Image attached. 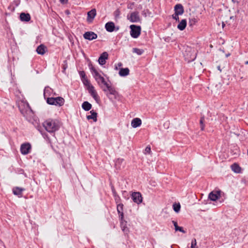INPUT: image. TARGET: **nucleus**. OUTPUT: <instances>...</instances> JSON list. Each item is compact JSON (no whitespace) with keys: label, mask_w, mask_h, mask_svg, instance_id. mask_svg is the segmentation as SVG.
<instances>
[{"label":"nucleus","mask_w":248,"mask_h":248,"mask_svg":"<svg viewBox=\"0 0 248 248\" xmlns=\"http://www.w3.org/2000/svg\"><path fill=\"white\" fill-rule=\"evenodd\" d=\"M88 61L89 62L88 66L91 72L93 75V78L97 82L98 84L100 86V81H101V83L105 85L107 88V89H102V90L104 92H106L107 91H108V92L106 93L107 97L110 99L109 95L111 94L114 95L115 99H116L117 96L119 95V93L116 90L115 87L111 86L106 81L104 78L98 72L95 68L93 65L92 62L90 59H88Z\"/></svg>","instance_id":"obj_1"},{"label":"nucleus","mask_w":248,"mask_h":248,"mask_svg":"<svg viewBox=\"0 0 248 248\" xmlns=\"http://www.w3.org/2000/svg\"><path fill=\"white\" fill-rule=\"evenodd\" d=\"M60 121L57 119H48L43 123V125L46 130L50 133H54L60 128Z\"/></svg>","instance_id":"obj_2"},{"label":"nucleus","mask_w":248,"mask_h":248,"mask_svg":"<svg viewBox=\"0 0 248 248\" xmlns=\"http://www.w3.org/2000/svg\"><path fill=\"white\" fill-rule=\"evenodd\" d=\"M47 104L50 105H55L56 106L62 107L65 102L63 98L61 96H58L56 97H47L46 99Z\"/></svg>","instance_id":"obj_3"},{"label":"nucleus","mask_w":248,"mask_h":248,"mask_svg":"<svg viewBox=\"0 0 248 248\" xmlns=\"http://www.w3.org/2000/svg\"><path fill=\"white\" fill-rule=\"evenodd\" d=\"M129 28L130 29V34L133 38L136 39L140 36L141 31L140 26L132 24L130 25Z\"/></svg>","instance_id":"obj_4"},{"label":"nucleus","mask_w":248,"mask_h":248,"mask_svg":"<svg viewBox=\"0 0 248 248\" xmlns=\"http://www.w3.org/2000/svg\"><path fill=\"white\" fill-rule=\"evenodd\" d=\"M184 55L185 60L188 62L194 61L196 58V53L195 52L194 50L192 51L191 48H188V49L185 51Z\"/></svg>","instance_id":"obj_5"},{"label":"nucleus","mask_w":248,"mask_h":248,"mask_svg":"<svg viewBox=\"0 0 248 248\" xmlns=\"http://www.w3.org/2000/svg\"><path fill=\"white\" fill-rule=\"evenodd\" d=\"M127 18L132 23L141 22V19L139 16V13L138 11L132 12L130 16L128 15Z\"/></svg>","instance_id":"obj_6"},{"label":"nucleus","mask_w":248,"mask_h":248,"mask_svg":"<svg viewBox=\"0 0 248 248\" xmlns=\"http://www.w3.org/2000/svg\"><path fill=\"white\" fill-rule=\"evenodd\" d=\"M131 197L133 202L138 204H140L143 201V197L140 192H132Z\"/></svg>","instance_id":"obj_7"},{"label":"nucleus","mask_w":248,"mask_h":248,"mask_svg":"<svg viewBox=\"0 0 248 248\" xmlns=\"http://www.w3.org/2000/svg\"><path fill=\"white\" fill-rule=\"evenodd\" d=\"M86 89L88 91L89 93L95 100L96 103H99L100 101V97L98 96L96 91L94 89V87L93 85H91L90 86L88 87Z\"/></svg>","instance_id":"obj_8"},{"label":"nucleus","mask_w":248,"mask_h":248,"mask_svg":"<svg viewBox=\"0 0 248 248\" xmlns=\"http://www.w3.org/2000/svg\"><path fill=\"white\" fill-rule=\"evenodd\" d=\"M31 145L29 142H25L21 145L20 152L23 155H26L31 152Z\"/></svg>","instance_id":"obj_9"},{"label":"nucleus","mask_w":248,"mask_h":248,"mask_svg":"<svg viewBox=\"0 0 248 248\" xmlns=\"http://www.w3.org/2000/svg\"><path fill=\"white\" fill-rule=\"evenodd\" d=\"M18 108L20 113L24 117H27L29 113H33V111L29 104H27L26 106L25 105L19 106Z\"/></svg>","instance_id":"obj_10"},{"label":"nucleus","mask_w":248,"mask_h":248,"mask_svg":"<svg viewBox=\"0 0 248 248\" xmlns=\"http://www.w3.org/2000/svg\"><path fill=\"white\" fill-rule=\"evenodd\" d=\"M221 191L220 190H213L209 193L208 199L211 201H216L221 197Z\"/></svg>","instance_id":"obj_11"},{"label":"nucleus","mask_w":248,"mask_h":248,"mask_svg":"<svg viewBox=\"0 0 248 248\" xmlns=\"http://www.w3.org/2000/svg\"><path fill=\"white\" fill-rule=\"evenodd\" d=\"M83 36L85 40L89 41H92L97 38V34L92 31L85 32L83 34Z\"/></svg>","instance_id":"obj_12"},{"label":"nucleus","mask_w":248,"mask_h":248,"mask_svg":"<svg viewBox=\"0 0 248 248\" xmlns=\"http://www.w3.org/2000/svg\"><path fill=\"white\" fill-rule=\"evenodd\" d=\"M108 58V54L107 52H104L99 57L98 62L100 65H103L106 62V60Z\"/></svg>","instance_id":"obj_13"},{"label":"nucleus","mask_w":248,"mask_h":248,"mask_svg":"<svg viewBox=\"0 0 248 248\" xmlns=\"http://www.w3.org/2000/svg\"><path fill=\"white\" fill-rule=\"evenodd\" d=\"M96 15V10L93 8L88 12L87 20L89 23L92 22Z\"/></svg>","instance_id":"obj_14"},{"label":"nucleus","mask_w":248,"mask_h":248,"mask_svg":"<svg viewBox=\"0 0 248 248\" xmlns=\"http://www.w3.org/2000/svg\"><path fill=\"white\" fill-rule=\"evenodd\" d=\"M125 166L124 160L123 158H118L115 161V167L116 170H120Z\"/></svg>","instance_id":"obj_15"},{"label":"nucleus","mask_w":248,"mask_h":248,"mask_svg":"<svg viewBox=\"0 0 248 248\" xmlns=\"http://www.w3.org/2000/svg\"><path fill=\"white\" fill-rule=\"evenodd\" d=\"M19 19L22 22H28L31 19V16L29 13L22 12L19 16Z\"/></svg>","instance_id":"obj_16"},{"label":"nucleus","mask_w":248,"mask_h":248,"mask_svg":"<svg viewBox=\"0 0 248 248\" xmlns=\"http://www.w3.org/2000/svg\"><path fill=\"white\" fill-rule=\"evenodd\" d=\"M25 189L19 187H14L13 189V193L15 195L17 196L19 198H21L23 196L22 192L25 191Z\"/></svg>","instance_id":"obj_17"},{"label":"nucleus","mask_w":248,"mask_h":248,"mask_svg":"<svg viewBox=\"0 0 248 248\" xmlns=\"http://www.w3.org/2000/svg\"><path fill=\"white\" fill-rule=\"evenodd\" d=\"M51 94H53V95H57L55 92H53V89L49 86L46 87L44 90V98L46 99L47 98L46 97V96H50Z\"/></svg>","instance_id":"obj_18"},{"label":"nucleus","mask_w":248,"mask_h":248,"mask_svg":"<svg viewBox=\"0 0 248 248\" xmlns=\"http://www.w3.org/2000/svg\"><path fill=\"white\" fill-rule=\"evenodd\" d=\"M105 28L106 31L109 32L115 31V24L112 21H109L106 23Z\"/></svg>","instance_id":"obj_19"},{"label":"nucleus","mask_w":248,"mask_h":248,"mask_svg":"<svg viewBox=\"0 0 248 248\" xmlns=\"http://www.w3.org/2000/svg\"><path fill=\"white\" fill-rule=\"evenodd\" d=\"M174 11L177 14L182 15L184 13V8L182 4L178 3L174 6Z\"/></svg>","instance_id":"obj_20"},{"label":"nucleus","mask_w":248,"mask_h":248,"mask_svg":"<svg viewBox=\"0 0 248 248\" xmlns=\"http://www.w3.org/2000/svg\"><path fill=\"white\" fill-rule=\"evenodd\" d=\"M36 51L38 54L43 55L47 51V47L44 44H41L37 47Z\"/></svg>","instance_id":"obj_21"},{"label":"nucleus","mask_w":248,"mask_h":248,"mask_svg":"<svg viewBox=\"0 0 248 248\" xmlns=\"http://www.w3.org/2000/svg\"><path fill=\"white\" fill-rule=\"evenodd\" d=\"M90 112L91 115H87L86 116L87 120L92 119L93 122H96L97 121V113L93 109L91 110Z\"/></svg>","instance_id":"obj_22"},{"label":"nucleus","mask_w":248,"mask_h":248,"mask_svg":"<svg viewBox=\"0 0 248 248\" xmlns=\"http://www.w3.org/2000/svg\"><path fill=\"white\" fill-rule=\"evenodd\" d=\"M142 121L140 118H134L131 121V126L133 128H137L141 125Z\"/></svg>","instance_id":"obj_23"},{"label":"nucleus","mask_w":248,"mask_h":248,"mask_svg":"<svg viewBox=\"0 0 248 248\" xmlns=\"http://www.w3.org/2000/svg\"><path fill=\"white\" fill-rule=\"evenodd\" d=\"M130 70L128 68H120L119 75L120 77H124L129 74Z\"/></svg>","instance_id":"obj_24"},{"label":"nucleus","mask_w":248,"mask_h":248,"mask_svg":"<svg viewBox=\"0 0 248 248\" xmlns=\"http://www.w3.org/2000/svg\"><path fill=\"white\" fill-rule=\"evenodd\" d=\"M117 211L119 216V218H122L124 216V204L123 203H119L117 205Z\"/></svg>","instance_id":"obj_25"},{"label":"nucleus","mask_w":248,"mask_h":248,"mask_svg":"<svg viewBox=\"0 0 248 248\" xmlns=\"http://www.w3.org/2000/svg\"><path fill=\"white\" fill-rule=\"evenodd\" d=\"M187 25V21L186 19H183L180 21H179V24L177 25V28L180 31H184Z\"/></svg>","instance_id":"obj_26"},{"label":"nucleus","mask_w":248,"mask_h":248,"mask_svg":"<svg viewBox=\"0 0 248 248\" xmlns=\"http://www.w3.org/2000/svg\"><path fill=\"white\" fill-rule=\"evenodd\" d=\"M81 107L83 109H84L85 111H87L90 110L92 108V105L91 103H90L88 101H84Z\"/></svg>","instance_id":"obj_27"},{"label":"nucleus","mask_w":248,"mask_h":248,"mask_svg":"<svg viewBox=\"0 0 248 248\" xmlns=\"http://www.w3.org/2000/svg\"><path fill=\"white\" fill-rule=\"evenodd\" d=\"M231 168L232 170L235 173H239L241 172V168L236 163H234L231 165Z\"/></svg>","instance_id":"obj_28"},{"label":"nucleus","mask_w":248,"mask_h":248,"mask_svg":"<svg viewBox=\"0 0 248 248\" xmlns=\"http://www.w3.org/2000/svg\"><path fill=\"white\" fill-rule=\"evenodd\" d=\"M205 117L204 116H202L200 120V126L201 131H204L205 129Z\"/></svg>","instance_id":"obj_29"},{"label":"nucleus","mask_w":248,"mask_h":248,"mask_svg":"<svg viewBox=\"0 0 248 248\" xmlns=\"http://www.w3.org/2000/svg\"><path fill=\"white\" fill-rule=\"evenodd\" d=\"M172 208L176 213H178L180 211L181 205L179 203L175 202L172 205Z\"/></svg>","instance_id":"obj_30"},{"label":"nucleus","mask_w":248,"mask_h":248,"mask_svg":"<svg viewBox=\"0 0 248 248\" xmlns=\"http://www.w3.org/2000/svg\"><path fill=\"white\" fill-rule=\"evenodd\" d=\"M132 52L137 54L138 55H141L144 53V50L136 47L133 48Z\"/></svg>","instance_id":"obj_31"},{"label":"nucleus","mask_w":248,"mask_h":248,"mask_svg":"<svg viewBox=\"0 0 248 248\" xmlns=\"http://www.w3.org/2000/svg\"><path fill=\"white\" fill-rule=\"evenodd\" d=\"M120 222V226L121 228L127 227V222L124 218V216L122 218H119Z\"/></svg>","instance_id":"obj_32"},{"label":"nucleus","mask_w":248,"mask_h":248,"mask_svg":"<svg viewBox=\"0 0 248 248\" xmlns=\"http://www.w3.org/2000/svg\"><path fill=\"white\" fill-rule=\"evenodd\" d=\"M198 22V20L195 18H192L189 19L188 24L189 27H192Z\"/></svg>","instance_id":"obj_33"},{"label":"nucleus","mask_w":248,"mask_h":248,"mask_svg":"<svg viewBox=\"0 0 248 248\" xmlns=\"http://www.w3.org/2000/svg\"><path fill=\"white\" fill-rule=\"evenodd\" d=\"M84 86H85L86 88H88V87H89L92 85L90 83V81L88 79V78H86L84 79L81 80Z\"/></svg>","instance_id":"obj_34"},{"label":"nucleus","mask_w":248,"mask_h":248,"mask_svg":"<svg viewBox=\"0 0 248 248\" xmlns=\"http://www.w3.org/2000/svg\"><path fill=\"white\" fill-rule=\"evenodd\" d=\"M122 196L123 198L126 200H128L129 199V193L126 190H123L122 191Z\"/></svg>","instance_id":"obj_35"},{"label":"nucleus","mask_w":248,"mask_h":248,"mask_svg":"<svg viewBox=\"0 0 248 248\" xmlns=\"http://www.w3.org/2000/svg\"><path fill=\"white\" fill-rule=\"evenodd\" d=\"M78 74L79 75L81 80L87 78L84 71H79Z\"/></svg>","instance_id":"obj_36"},{"label":"nucleus","mask_w":248,"mask_h":248,"mask_svg":"<svg viewBox=\"0 0 248 248\" xmlns=\"http://www.w3.org/2000/svg\"><path fill=\"white\" fill-rule=\"evenodd\" d=\"M190 248H198L197 246L196 239L195 238L192 239Z\"/></svg>","instance_id":"obj_37"},{"label":"nucleus","mask_w":248,"mask_h":248,"mask_svg":"<svg viewBox=\"0 0 248 248\" xmlns=\"http://www.w3.org/2000/svg\"><path fill=\"white\" fill-rule=\"evenodd\" d=\"M141 14L143 16L146 17L147 16H150L151 14V12L149 11V10L147 9L142 11Z\"/></svg>","instance_id":"obj_38"},{"label":"nucleus","mask_w":248,"mask_h":248,"mask_svg":"<svg viewBox=\"0 0 248 248\" xmlns=\"http://www.w3.org/2000/svg\"><path fill=\"white\" fill-rule=\"evenodd\" d=\"M68 65H67V61L66 60H64L63 62L62 66V68L63 69L62 72L65 73V70L67 68Z\"/></svg>","instance_id":"obj_39"},{"label":"nucleus","mask_w":248,"mask_h":248,"mask_svg":"<svg viewBox=\"0 0 248 248\" xmlns=\"http://www.w3.org/2000/svg\"><path fill=\"white\" fill-rule=\"evenodd\" d=\"M175 231L176 232L179 231L182 233H186V231H185L182 227L177 226L176 227V228H175Z\"/></svg>","instance_id":"obj_40"},{"label":"nucleus","mask_w":248,"mask_h":248,"mask_svg":"<svg viewBox=\"0 0 248 248\" xmlns=\"http://www.w3.org/2000/svg\"><path fill=\"white\" fill-rule=\"evenodd\" d=\"M179 15L174 12V14L172 15V17L173 19L175 20L176 21L179 22Z\"/></svg>","instance_id":"obj_41"},{"label":"nucleus","mask_w":248,"mask_h":248,"mask_svg":"<svg viewBox=\"0 0 248 248\" xmlns=\"http://www.w3.org/2000/svg\"><path fill=\"white\" fill-rule=\"evenodd\" d=\"M144 151H145L144 153H145V154H150V153L151 152V147H150V145L147 146L145 148V150H144Z\"/></svg>","instance_id":"obj_42"},{"label":"nucleus","mask_w":248,"mask_h":248,"mask_svg":"<svg viewBox=\"0 0 248 248\" xmlns=\"http://www.w3.org/2000/svg\"><path fill=\"white\" fill-rule=\"evenodd\" d=\"M122 230L125 235L127 234L129 232V228L127 227H124L122 228Z\"/></svg>","instance_id":"obj_43"},{"label":"nucleus","mask_w":248,"mask_h":248,"mask_svg":"<svg viewBox=\"0 0 248 248\" xmlns=\"http://www.w3.org/2000/svg\"><path fill=\"white\" fill-rule=\"evenodd\" d=\"M115 202L117 205L119 203H121L120 202L121 201V199L119 196L116 197L114 198Z\"/></svg>","instance_id":"obj_44"},{"label":"nucleus","mask_w":248,"mask_h":248,"mask_svg":"<svg viewBox=\"0 0 248 248\" xmlns=\"http://www.w3.org/2000/svg\"><path fill=\"white\" fill-rule=\"evenodd\" d=\"M14 2L16 5V6H18L20 3V0H15Z\"/></svg>","instance_id":"obj_45"},{"label":"nucleus","mask_w":248,"mask_h":248,"mask_svg":"<svg viewBox=\"0 0 248 248\" xmlns=\"http://www.w3.org/2000/svg\"><path fill=\"white\" fill-rule=\"evenodd\" d=\"M59 1L62 4H66L68 2V0H59Z\"/></svg>","instance_id":"obj_46"},{"label":"nucleus","mask_w":248,"mask_h":248,"mask_svg":"<svg viewBox=\"0 0 248 248\" xmlns=\"http://www.w3.org/2000/svg\"><path fill=\"white\" fill-rule=\"evenodd\" d=\"M41 133H42V136H43V137L45 139H47L49 140V137H48V135L47 134V133H46V132Z\"/></svg>","instance_id":"obj_47"},{"label":"nucleus","mask_w":248,"mask_h":248,"mask_svg":"<svg viewBox=\"0 0 248 248\" xmlns=\"http://www.w3.org/2000/svg\"><path fill=\"white\" fill-rule=\"evenodd\" d=\"M171 39L170 37L167 36L166 37H164V40L166 42H169Z\"/></svg>","instance_id":"obj_48"},{"label":"nucleus","mask_w":248,"mask_h":248,"mask_svg":"<svg viewBox=\"0 0 248 248\" xmlns=\"http://www.w3.org/2000/svg\"><path fill=\"white\" fill-rule=\"evenodd\" d=\"M172 223H173V225L174 226V229L176 228V227L178 226L177 221H174V220H172Z\"/></svg>","instance_id":"obj_49"},{"label":"nucleus","mask_w":248,"mask_h":248,"mask_svg":"<svg viewBox=\"0 0 248 248\" xmlns=\"http://www.w3.org/2000/svg\"><path fill=\"white\" fill-rule=\"evenodd\" d=\"M8 9L10 10L12 12H14L15 10V8L14 7H12L11 5H10L8 7Z\"/></svg>","instance_id":"obj_50"},{"label":"nucleus","mask_w":248,"mask_h":248,"mask_svg":"<svg viewBox=\"0 0 248 248\" xmlns=\"http://www.w3.org/2000/svg\"><path fill=\"white\" fill-rule=\"evenodd\" d=\"M111 190L112 193H113V192H115L116 191L114 186L112 185H111Z\"/></svg>","instance_id":"obj_51"},{"label":"nucleus","mask_w":248,"mask_h":248,"mask_svg":"<svg viewBox=\"0 0 248 248\" xmlns=\"http://www.w3.org/2000/svg\"><path fill=\"white\" fill-rule=\"evenodd\" d=\"M134 3H135L134 2H131L130 3V6L128 5V6H127L128 9H132V5H134Z\"/></svg>","instance_id":"obj_52"},{"label":"nucleus","mask_w":248,"mask_h":248,"mask_svg":"<svg viewBox=\"0 0 248 248\" xmlns=\"http://www.w3.org/2000/svg\"><path fill=\"white\" fill-rule=\"evenodd\" d=\"M112 195H113L114 198H115V197H118L119 196V195L117 194L116 191L112 193Z\"/></svg>","instance_id":"obj_53"},{"label":"nucleus","mask_w":248,"mask_h":248,"mask_svg":"<svg viewBox=\"0 0 248 248\" xmlns=\"http://www.w3.org/2000/svg\"><path fill=\"white\" fill-rule=\"evenodd\" d=\"M115 16H117V15H119V14H120V11L118 9H117V10H116L115 11Z\"/></svg>","instance_id":"obj_54"},{"label":"nucleus","mask_w":248,"mask_h":248,"mask_svg":"<svg viewBox=\"0 0 248 248\" xmlns=\"http://www.w3.org/2000/svg\"><path fill=\"white\" fill-rule=\"evenodd\" d=\"M233 3H239L240 2V0H232Z\"/></svg>","instance_id":"obj_55"},{"label":"nucleus","mask_w":248,"mask_h":248,"mask_svg":"<svg viewBox=\"0 0 248 248\" xmlns=\"http://www.w3.org/2000/svg\"><path fill=\"white\" fill-rule=\"evenodd\" d=\"M123 66V63L121 62H119L117 64V66L119 67H121Z\"/></svg>","instance_id":"obj_56"},{"label":"nucleus","mask_w":248,"mask_h":248,"mask_svg":"<svg viewBox=\"0 0 248 248\" xmlns=\"http://www.w3.org/2000/svg\"><path fill=\"white\" fill-rule=\"evenodd\" d=\"M65 13L66 15H69L70 14V12L69 10H66L65 11Z\"/></svg>","instance_id":"obj_57"},{"label":"nucleus","mask_w":248,"mask_h":248,"mask_svg":"<svg viewBox=\"0 0 248 248\" xmlns=\"http://www.w3.org/2000/svg\"><path fill=\"white\" fill-rule=\"evenodd\" d=\"M119 30V26H116L115 25V31H117Z\"/></svg>","instance_id":"obj_58"},{"label":"nucleus","mask_w":248,"mask_h":248,"mask_svg":"<svg viewBox=\"0 0 248 248\" xmlns=\"http://www.w3.org/2000/svg\"><path fill=\"white\" fill-rule=\"evenodd\" d=\"M217 70H219L220 72H221V71H222V70H221V67H220V65L217 66Z\"/></svg>","instance_id":"obj_59"},{"label":"nucleus","mask_w":248,"mask_h":248,"mask_svg":"<svg viewBox=\"0 0 248 248\" xmlns=\"http://www.w3.org/2000/svg\"><path fill=\"white\" fill-rule=\"evenodd\" d=\"M222 26L223 28H224L225 26V24L224 22H222Z\"/></svg>","instance_id":"obj_60"},{"label":"nucleus","mask_w":248,"mask_h":248,"mask_svg":"<svg viewBox=\"0 0 248 248\" xmlns=\"http://www.w3.org/2000/svg\"><path fill=\"white\" fill-rule=\"evenodd\" d=\"M114 69H115V70H118V66H117L116 65H115V68H114Z\"/></svg>","instance_id":"obj_61"},{"label":"nucleus","mask_w":248,"mask_h":248,"mask_svg":"<svg viewBox=\"0 0 248 248\" xmlns=\"http://www.w3.org/2000/svg\"><path fill=\"white\" fill-rule=\"evenodd\" d=\"M231 55V54L230 53H228L227 54H226V57H228L229 56H230Z\"/></svg>","instance_id":"obj_62"},{"label":"nucleus","mask_w":248,"mask_h":248,"mask_svg":"<svg viewBox=\"0 0 248 248\" xmlns=\"http://www.w3.org/2000/svg\"><path fill=\"white\" fill-rule=\"evenodd\" d=\"M219 50H220V51H222L223 52H224V48H223V49L220 48V49H219Z\"/></svg>","instance_id":"obj_63"},{"label":"nucleus","mask_w":248,"mask_h":248,"mask_svg":"<svg viewBox=\"0 0 248 248\" xmlns=\"http://www.w3.org/2000/svg\"><path fill=\"white\" fill-rule=\"evenodd\" d=\"M245 64L248 65V61H247L245 62Z\"/></svg>","instance_id":"obj_64"}]
</instances>
